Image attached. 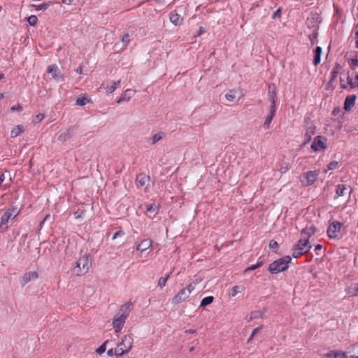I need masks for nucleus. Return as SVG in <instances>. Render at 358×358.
<instances>
[{
    "label": "nucleus",
    "mask_w": 358,
    "mask_h": 358,
    "mask_svg": "<svg viewBox=\"0 0 358 358\" xmlns=\"http://www.w3.org/2000/svg\"><path fill=\"white\" fill-rule=\"evenodd\" d=\"M149 180L150 177L148 176L145 173H140L136 176V183L138 187H143L148 184Z\"/></svg>",
    "instance_id": "obj_13"
},
{
    "label": "nucleus",
    "mask_w": 358,
    "mask_h": 358,
    "mask_svg": "<svg viewBox=\"0 0 358 358\" xmlns=\"http://www.w3.org/2000/svg\"><path fill=\"white\" fill-rule=\"evenodd\" d=\"M268 101L271 102V106H270V108H273L274 111H275V98H273V96L272 97H269L268 98Z\"/></svg>",
    "instance_id": "obj_48"
},
{
    "label": "nucleus",
    "mask_w": 358,
    "mask_h": 358,
    "mask_svg": "<svg viewBox=\"0 0 358 358\" xmlns=\"http://www.w3.org/2000/svg\"><path fill=\"white\" fill-rule=\"evenodd\" d=\"M90 266V256L85 254L77 260L73 270L76 275L80 276L87 273Z\"/></svg>",
    "instance_id": "obj_3"
},
{
    "label": "nucleus",
    "mask_w": 358,
    "mask_h": 358,
    "mask_svg": "<svg viewBox=\"0 0 358 358\" xmlns=\"http://www.w3.org/2000/svg\"><path fill=\"white\" fill-rule=\"evenodd\" d=\"M24 131V128L22 125H17L13 127L10 131V136L12 138H15L18 136L20 134L23 133Z\"/></svg>",
    "instance_id": "obj_23"
},
{
    "label": "nucleus",
    "mask_w": 358,
    "mask_h": 358,
    "mask_svg": "<svg viewBox=\"0 0 358 358\" xmlns=\"http://www.w3.org/2000/svg\"><path fill=\"white\" fill-rule=\"evenodd\" d=\"M356 36V47L358 48V30L355 33Z\"/></svg>",
    "instance_id": "obj_64"
},
{
    "label": "nucleus",
    "mask_w": 358,
    "mask_h": 358,
    "mask_svg": "<svg viewBox=\"0 0 358 358\" xmlns=\"http://www.w3.org/2000/svg\"><path fill=\"white\" fill-rule=\"evenodd\" d=\"M275 111H274L273 108H269V114L266 116L264 123V127L265 129H268L270 127V124L275 115Z\"/></svg>",
    "instance_id": "obj_22"
},
{
    "label": "nucleus",
    "mask_w": 358,
    "mask_h": 358,
    "mask_svg": "<svg viewBox=\"0 0 358 358\" xmlns=\"http://www.w3.org/2000/svg\"><path fill=\"white\" fill-rule=\"evenodd\" d=\"M76 72L78 74H81L83 73V69L81 66H79L77 69H76Z\"/></svg>",
    "instance_id": "obj_63"
},
{
    "label": "nucleus",
    "mask_w": 358,
    "mask_h": 358,
    "mask_svg": "<svg viewBox=\"0 0 358 358\" xmlns=\"http://www.w3.org/2000/svg\"><path fill=\"white\" fill-rule=\"evenodd\" d=\"M339 167V163L336 161H332L328 164L329 170H335Z\"/></svg>",
    "instance_id": "obj_40"
},
{
    "label": "nucleus",
    "mask_w": 358,
    "mask_h": 358,
    "mask_svg": "<svg viewBox=\"0 0 358 358\" xmlns=\"http://www.w3.org/2000/svg\"><path fill=\"white\" fill-rule=\"evenodd\" d=\"M63 3L69 5L72 3L73 0H62Z\"/></svg>",
    "instance_id": "obj_60"
},
{
    "label": "nucleus",
    "mask_w": 358,
    "mask_h": 358,
    "mask_svg": "<svg viewBox=\"0 0 358 358\" xmlns=\"http://www.w3.org/2000/svg\"><path fill=\"white\" fill-rule=\"evenodd\" d=\"M346 187L344 185H338L336 191V195L334 196V199H336L339 196H343Z\"/></svg>",
    "instance_id": "obj_26"
},
{
    "label": "nucleus",
    "mask_w": 358,
    "mask_h": 358,
    "mask_svg": "<svg viewBox=\"0 0 358 358\" xmlns=\"http://www.w3.org/2000/svg\"><path fill=\"white\" fill-rule=\"evenodd\" d=\"M213 300H214V297L212 296H208L204 297L201 301L200 306L205 307L208 305H210V303H213Z\"/></svg>",
    "instance_id": "obj_28"
},
{
    "label": "nucleus",
    "mask_w": 358,
    "mask_h": 358,
    "mask_svg": "<svg viewBox=\"0 0 358 358\" xmlns=\"http://www.w3.org/2000/svg\"><path fill=\"white\" fill-rule=\"evenodd\" d=\"M276 88L274 84H269L268 85V98L269 97H273L275 98L276 96Z\"/></svg>",
    "instance_id": "obj_32"
},
{
    "label": "nucleus",
    "mask_w": 358,
    "mask_h": 358,
    "mask_svg": "<svg viewBox=\"0 0 358 358\" xmlns=\"http://www.w3.org/2000/svg\"><path fill=\"white\" fill-rule=\"evenodd\" d=\"M292 258L290 256H286L280 258L272 262L268 267V271L271 273H278L280 272L286 271L289 268V264L291 262Z\"/></svg>",
    "instance_id": "obj_2"
},
{
    "label": "nucleus",
    "mask_w": 358,
    "mask_h": 358,
    "mask_svg": "<svg viewBox=\"0 0 358 358\" xmlns=\"http://www.w3.org/2000/svg\"><path fill=\"white\" fill-rule=\"evenodd\" d=\"M164 136L163 132H159L155 134L151 138L152 143L155 144V143L158 142L159 140H161Z\"/></svg>",
    "instance_id": "obj_36"
},
{
    "label": "nucleus",
    "mask_w": 358,
    "mask_h": 358,
    "mask_svg": "<svg viewBox=\"0 0 358 358\" xmlns=\"http://www.w3.org/2000/svg\"><path fill=\"white\" fill-rule=\"evenodd\" d=\"M134 339L130 335H125L120 343H118L115 350V355L117 357L121 356L130 351L132 348Z\"/></svg>",
    "instance_id": "obj_4"
},
{
    "label": "nucleus",
    "mask_w": 358,
    "mask_h": 358,
    "mask_svg": "<svg viewBox=\"0 0 358 358\" xmlns=\"http://www.w3.org/2000/svg\"><path fill=\"white\" fill-rule=\"evenodd\" d=\"M5 180V174L3 173L0 174V185L2 184V182Z\"/></svg>",
    "instance_id": "obj_59"
},
{
    "label": "nucleus",
    "mask_w": 358,
    "mask_h": 358,
    "mask_svg": "<svg viewBox=\"0 0 358 358\" xmlns=\"http://www.w3.org/2000/svg\"><path fill=\"white\" fill-rule=\"evenodd\" d=\"M19 212L17 208L12 207L8 208L1 216L0 227L6 225L9 220L15 217L19 214Z\"/></svg>",
    "instance_id": "obj_5"
},
{
    "label": "nucleus",
    "mask_w": 358,
    "mask_h": 358,
    "mask_svg": "<svg viewBox=\"0 0 358 358\" xmlns=\"http://www.w3.org/2000/svg\"><path fill=\"white\" fill-rule=\"evenodd\" d=\"M343 82H344V80L342 78H341V87L342 89H347L348 85L346 84H345V83H343Z\"/></svg>",
    "instance_id": "obj_58"
},
{
    "label": "nucleus",
    "mask_w": 358,
    "mask_h": 358,
    "mask_svg": "<svg viewBox=\"0 0 358 358\" xmlns=\"http://www.w3.org/2000/svg\"><path fill=\"white\" fill-rule=\"evenodd\" d=\"M237 92L234 90H230L225 94V98L229 101H234L236 97Z\"/></svg>",
    "instance_id": "obj_31"
},
{
    "label": "nucleus",
    "mask_w": 358,
    "mask_h": 358,
    "mask_svg": "<svg viewBox=\"0 0 358 358\" xmlns=\"http://www.w3.org/2000/svg\"><path fill=\"white\" fill-rule=\"evenodd\" d=\"M262 265V262H259L256 264L252 265L251 266L245 269V271L255 270V269L259 268Z\"/></svg>",
    "instance_id": "obj_43"
},
{
    "label": "nucleus",
    "mask_w": 358,
    "mask_h": 358,
    "mask_svg": "<svg viewBox=\"0 0 358 358\" xmlns=\"http://www.w3.org/2000/svg\"><path fill=\"white\" fill-rule=\"evenodd\" d=\"M318 173L317 171H308L306 173V178L308 185H313L317 178Z\"/></svg>",
    "instance_id": "obj_17"
},
{
    "label": "nucleus",
    "mask_w": 358,
    "mask_h": 358,
    "mask_svg": "<svg viewBox=\"0 0 358 358\" xmlns=\"http://www.w3.org/2000/svg\"><path fill=\"white\" fill-rule=\"evenodd\" d=\"M90 101V99L86 96H80L76 99V104L84 106Z\"/></svg>",
    "instance_id": "obj_30"
},
{
    "label": "nucleus",
    "mask_w": 358,
    "mask_h": 358,
    "mask_svg": "<svg viewBox=\"0 0 358 358\" xmlns=\"http://www.w3.org/2000/svg\"><path fill=\"white\" fill-rule=\"evenodd\" d=\"M185 289L189 291V294L194 289V285H193L192 283L188 285L187 287L184 288Z\"/></svg>",
    "instance_id": "obj_53"
},
{
    "label": "nucleus",
    "mask_w": 358,
    "mask_h": 358,
    "mask_svg": "<svg viewBox=\"0 0 358 358\" xmlns=\"http://www.w3.org/2000/svg\"><path fill=\"white\" fill-rule=\"evenodd\" d=\"M280 13H281V10L280 8H278V10H276L273 15H272V18L273 19H275V17H280Z\"/></svg>",
    "instance_id": "obj_50"
},
{
    "label": "nucleus",
    "mask_w": 358,
    "mask_h": 358,
    "mask_svg": "<svg viewBox=\"0 0 358 358\" xmlns=\"http://www.w3.org/2000/svg\"><path fill=\"white\" fill-rule=\"evenodd\" d=\"M52 220V217L50 216V215H47L44 219L40 223V227H42V224L45 222V221H48V220Z\"/></svg>",
    "instance_id": "obj_51"
},
{
    "label": "nucleus",
    "mask_w": 358,
    "mask_h": 358,
    "mask_svg": "<svg viewBox=\"0 0 358 358\" xmlns=\"http://www.w3.org/2000/svg\"><path fill=\"white\" fill-rule=\"evenodd\" d=\"M115 89H116V87L115 86V85L113 84V82L111 83L110 85H108L106 87V91L108 93L113 92L115 90Z\"/></svg>",
    "instance_id": "obj_47"
},
{
    "label": "nucleus",
    "mask_w": 358,
    "mask_h": 358,
    "mask_svg": "<svg viewBox=\"0 0 358 358\" xmlns=\"http://www.w3.org/2000/svg\"><path fill=\"white\" fill-rule=\"evenodd\" d=\"M322 248V245L320 244H317L315 245V250H320Z\"/></svg>",
    "instance_id": "obj_61"
},
{
    "label": "nucleus",
    "mask_w": 358,
    "mask_h": 358,
    "mask_svg": "<svg viewBox=\"0 0 358 358\" xmlns=\"http://www.w3.org/2000/svg\"><path fill=\"white\" fill-rule=\"evenodd\" d=\"M125 321L126 319H123V317H121L118 315L114 317L113 321V326L115 333H118L122 330L124 324L125 323Z\"/></svg>",
    "instance_id": "obj_11"
},
{
    "label": "nucleus",
    "mask_w": 358,
    "mask_h": 358,
    "mask_svg": "<svg viewBox=\"0 0 358 358\" xmlns=\"http://www.w3.org/2000/svg\"><path fill=\"white\" fill-rule=\"evenodd\" d=\"M349 66L350 67L355 70L357 66H358V59L357 58H354V59H351L349 62Z\"/></svg>",
    "instance_id": "obj_38"
},
{
    "label": "nucleus",
    "mask_w": 358,
    "mask_h": 358,
    "mask_svg": "<svg viewBox=\"0 0 358 358\" xmlns=\"http://www.w3.org/2000/svg\"><path fill=\"white\" fill-rule=\"evenodd\" d=\"M34 6L35 7L36 10H46L48 8L49 4L44 3H41L40 5Z\"/></svg>",
    "instance_id": "obj_41"
},
{
    "label": "nucleus",
    "mask_w": 358,
    "mask_h": 358,
    "mask_svg": "<svg viewBox=\"0 0 358 358\" xmlns=\"http://www.w3.org/2000/svg\"><path fill=\"white\" fill-rule=\"evenodd\" d=\"M22 108L20 105H17V106H13L12 108H11V110L15 111V110H22Z\"/></svg>",
    "instance_id": "obj_57"
},
{
    "label": "nucleus",
    "mask_w": 358,
    "mask_h": 358,
    "mask_svg": "<svg viewBox=\"0 0 358 358\" xmlns=\"http://www.w3.org/2000/svg\"><path fill=\"white\" fill-rule=\"evenodd\" d=\"M171 273L166 275L164 277H161L158 280V285L163 288L166 285V282L170 276Z\"/></svg>",
    "instance_id": "obj_34"
},
{
    "label": "nucleus",
    "mask_w": 358,
    "mask_h": 358,
    "mask_svg": "<svg viewBox=\"0 0 358 358\" xmlns=\"http://www.w3.org/2000/svg\"><path fill=\"white\" fill-rule=\"evenodd\" d=\"M356 95L352 94L350 96H347L345 102H344V110L345 111H349L351 110V108L355 105V101H356Z\"/></svg>",
    "instance_id": "obj_12"
},
{
    "label": "nucleus",
    "mask_w": 358,
    "mask_h": 358,
    "mask_svg": "<svg viewBox=\"0 0 358 358\" xmlns=\"http://www.w3.org/2000/svg\"><path fill=\"white\" fill-rule=\"evenodd\" d=\"M38 278V273L36 271H30L25 273L22 277L21 285L24 286L27 283L31 280H36Z\"/></svg>",
    "instance_id": "obj_10"
},
{
    "label": "nucleus",
    "mask_w": 358,
    "mask_h": 358,
    "mask_svg": "<svg viewBox=\"0 0 358 358\" xmlns=\"http://www.w3.org/2000/svg\"><path fill=\"white\" fill-rule=\"evenodd\" d=\"M342 224L338 221H334L329 224L327 229V235L330 238H337L340 233Z\"/></svg>",
    "instance_id": "obj_6"
},
{
    "label": "nucleus",
    "mask_w": 358,
    "mask_h": 358,
    "mask_svg": "<svg viewBox=\"0 0 358 358\" xmlns=\"http://www.w3.org/2000/svg\"><path fill=\"white\" fill-rule=\"evenodd\" d=\"M261 329H262V326L254 329L251 334L252 336H255L260 331Z\"/></svg>",
    "instance_id": "obj_54"
},
{
    "label": "nucleus",
    "mask_w": 358,
    "mask_h": 358,
    "mask_svg": "<svg viewBox=\"0 0 358 358\" xmlns=\"http://www.w3.org/2000/svg\"><path fill=\"white\" fill-rule=\"evenodd\" d=\"M37 20L36 15H31L27 18V21L31 26H34L37 23Z\"/></svg>",
    "instance_id": "obj_39"
},
{
    "label": "nucleus",
    "mask_w": 358,
    "mask_h": 358,
    "mask_svg": "<svg viewBox=\"0 0 358 358\" xmlns=\"http://www.w3.org/2000/svg\"><path fill=\"white\" fill-rule=\"evenodd\" d=\"M152 243L150 239H144L137 245L136 250L143 252L151 247Z\"/></svg>",
    "instance_id": "obj_18"
},
{
    "label": "nucleus",
    "mask_w": 358,
    "mask_h": 358,
    "mask_svg": "<svg viewBox=\"0 0 358 358\" xmlns=\"http://www.w3.org/2000/svg\"><path fill=\"white\" fill-rule=\"evenodd\" d=\"M123 234V232H122L121 230H120V231H118L115 232V233L113 234V237H112V239H113V240L116 239V238H117V237L118 236H120V234Z\"/></svg>",
    "instance_id": "obj_55"
},
{
    "label": "nucleus",
    "mask_w": 358,
    "mask_h": 358,
    "mask_svg": "<svg viewBox=\"0 0 358 358\" xmlns=\"http://www.w3.org/2000/svg\"><path fill=\"white\" fill-rule=\"evenodd\" d=\"M189 296V291L184 288L180 289L179 292L171 299V303L177 305L182 303Z\"/></svg>",
    "instance_id": "obj_7"
},
{
    "label": "nucleus",
    "mask_w": 358,
    "mask_h": 358,
    "mask_svg": "<svg viewBox=\"0 0 358 358\" xmlns=\"http://www.w3.org/2000/svg\"><path fill=\"white\" fill-rule=\"evenodd\" d=\"M108 340L105 341L102 345H101L96 350V353L99 355H101L106 350V344L108 343Z\"/></svg>",
    "instance_id": "obj_37"
},
{
    "label": "nucleus",
    "mask_w": 358,
    "mask_h": 358,
    "mask_svg": "<svg viewBox=\"0 0 358 358\" xmlns=\"http://www.w3.org/2000/svg\"><path fill=\"white\" fill-rule=\"evenodd\" d=\"M315 230H316L315 227L313 225H312L310 227H307L301 231V235L306 236V238L309 240L310 236L315 234Z\"/></svg>",
    "instance_id": "obj_19"
},
{
    "label": "nucleus",
    "mask_w": 358,
    "mask_h": 358,
    "mask_svg": "<svg viewBox=\"0 0 358 358\" xmlns=\"http://www.w3.org/2000/svg\"><path fill=\"white\" fill-rule=\"evenodd\" d=\"M240 288L241 287L239 286H238V285H236V286L233 287L231 290L230 295L231 296H235L238 292H241Z\"/></svg>",
    "instance_id": "obj_42"
},
{
    "label": "nucleus",
    "mask_w": 358,
    "mask_h": 358,
    "mask_svg": "<svg viewBox=\"0 0 358 358\" xmlns=\"http://www.w3.org/2000/svg\"><path fill=\"white\" fill-rule=\"evenodd\" d=\"M135 91L131 89L126 90L120 96L117 100V103H120L122 101H128L134 95Z\"/></svg>",
    "instance_id": "obj_15"
},
{
    "label": "nucleus",
    "mask_w": 358,
    "mask_h": 358,
    "mask_svg": "<svg viewBox=\"0 0 358 358\" xmlns=\"http://www.w3.org/2000/svg\"><path fill=\"white\" fill-rule=\"evenodd\" d=\"M322 49L320 46H317L315 50V55L313 59V64L315 66L319 64L321 62V55H322Z\"/></svg>",
    "instance_id": "obj_21"
},
{
    "label": "nucleus",
    "mask_w": 358,
    "mask_h": 358,
    "mask_svg": "<svg viewBox=\"0 0 358 358\" xmlns=\"http://www.w3.org/2000/svg\"><path fill=\"white\" fill-rule=\"evenodd\" d=\"M133 306H134V303L132 301H128V302L122 304L120 306L119 312L116 315H118L121 317H123V319L127 320Z\"/></svg>",
    "instance_id": "obj_8"
},
{
    "label": "nucleus",
    "mask_w": 358,
    "mask_h": 358,
    "mask_svg": "<svg viewBox=\"0 0 358 358\" xmlns=\"http://www.w3.org/2000/svg\"><path fill=\"white\" fill-rule=\"evenodd\" d=\"M322 137L321 136H317L315 138L312 145L311 148L314 151H319L321 150H324L327 146L325 145L324 143L322 141Z\"/></svg>",
    "instance_id": "obj_9"
},
{
    "label": "nucleus",
    "mask_w": 358,
    "mask_h": 358,
    "mask_svg": "<svg viewBox=\"0 0 358 358\" xmlns=\"http://www.w3.org/2000/svg\"><path fill=\"white\" fill-rule=\"evenodd\" d=\"M73 129H69L66 131L59 136V140L65 141L72 136Z\"/></svg>",
    "instance_id": "obj_29"
},
{
    "label": "nucleus",
    "mask_w": 358,
    "mask_h": 358,
    "mask_svg": "<svg viewBox=\"0 0 358 358\" xmlns=\"http://www.w3.org/2000/svg\"><path fill=\"white\" fill-rule=\"evenodd\" d=\"M349 353H346L342 351L331 350L325 354L326 357L330 358H349Z\"/></svg>",
    "instance_id": "obj_14"
},
{
    "label": "nucleus",
    "mask_w": 358,
    "mask_h": 358,
    "mask_svg": "<svg viewBox=\"0 0 358 358\" xmlns=\"http://www.w3.org/2000/svg\"><path fill=\"white\" fill-rule=\"evenodd\" d=\"M347 80L351 88L358 87V73L355 74V80L350 76H348Z\"/></svg>",
    "instance_id": "obj_25"
},
{
    "label": "nucleus",
    "mask_w": 358,
    "mask_h": 358,
    "mask_svg": "<svg viewBox=\"0 0 358 358\" xmlns=\"http://www.w3.org/2000/svg\"><path fill=\"white\" fill-rule=\"evenodd\" d=\"M313 134H314V128L309 127L305 134V138H306L305 143L309 142L311 140L312 135H313Z\"/></svg>",
    "instance_id": "obj_33"
},
{
    "label": "nucleus",
    "mask_w": 358,
    "mask_h": 358,
    "mask_svg": "<svg viewBox=\"0 0 358 358\" xmlns=\"http://www.w3.org/2000/svg\"><path fill=\"white\" fill-rule=\"evenodd\" d=\"M45 117V115L42 113H39L36 116V120L37 122H41L43 118Z\"/></svg>",
    "instance_id": "obj_52"
},
{
    "label": "nucleus",
    "mask_w": 358,
    "mask_h": 358,
    "mask_svg": "<svg viewBox=\"0 0 358 358\" xmlns=\"http://www.w3.org/2000/svg\"><path fill=\"white\" fill-rule=\"evenodd\" d=\"M120 82H121L120 80H119L117 81H113V83L115 85V86L116 87V88L120 86Z\"/></svg>",
    "instance_id": "obj_62"
},
{
    "label": "nucleus",
    "mask_w": 358,
    "mask_h": 358,
    "mask_svg": "<svg viewBox=\"0 0 358 358\" xmlns=\"http://www.w3.org/2000/svg\"><path fill=\"white\" fill-rule=\"evenodd\" d=\"M115 354V350L111 348V349H109L108 351H107V355L108 357H112L113 355Z\"/></svg>",
    "instance_id": "obj_56"
},
{
    "label": "nucleus",
    "mask_w": 358,
    "mask_h": 358,
    "mask_svg": "<svg viewBox=\"0 0 358 358\" xmlns=\"http://www.w3.org/2000/svg\"><path fill=\"white\" fill-rule=\"evenodd\" d=\"M355 350L354 353L349 355V358H358V344L353 347Z\"/></svg>",
    "instance_id": "obj_46"
},
{
    "label": "nucleus",
    "mask_w": 358,
    "mask_h": 358,
    "mask_svg": "<svg viewBox=\"0 0 358 358\" xmlns=\"http://www.w3.org/2000/svg\"><path fill=\"white\" fill-rule=\"evenodd\" d=\"M169 19L171 22L175 26L180 25L183 21V18L176 11L170 13Z\"/></svg>",
    "instance_id": "obj_16"
},
{
    "label": "nucleus",
    "mask_w": 358,
    "mask_h": 358,
    "mask_svg": "<svg viewBox=\"0 0 358 358\" xmlns=\"http://www.w3.org/2000/svg\"><path fill=\"white\" fill-rule=\"evenodd\" d=\"M341 68V66L339 64L336 63L334 69L332 70L331 73V78L329 81V84L331 83L332 82H334L337 76H338V69Z\"/></svg>",
    "instance_id": "obj_27"
},
{
    "label": "nucleus",
    "mask_w": 358,
    "mask_h": 358,
    "mask_svg": "<svg viewBox=\"0 0 358 358\" xmlns=\"http://www.w3.org/2000/svg\"><path fill=\"white\" fill-rule=\"evenodd\" d=\"M348 292L352 296V295H358V284H352L349 288H348Z\"/></svg>",
    "instance_id": "obj_35"
},
{
    "label": "nucleus",
    "mask_w": 358,
    "mask_h": 358,
    "mask_svg": "<svg viewBox=\"0 0 358 358\" xmlns=\"http://www.w3.org/2000/svg\"><path fill=\"white\" fill-rule=\"evenodd\" d=\"M297 243L293 248L292 256L294 258H298L303 254L307 253L311 248V245L309 244V240L306 238V236H301Z\"/></svg>",
    "instance_id": "obj_1"
},
{
    "label": "nucleus",
    "mask_w": 358,
    "mask_h": 358,
    "mask_svg": "<svg viewBox=\"0 0 358 358\" xmlns=\"http://www.w3.org/2000/svg\"><path fill=\"white\" fill-rule=\"evenodd\" d=\"M145 209L150 217H155L157 213V208L152 204L146 205Z\"/></svg>",
    "instance_id": "obj_24"
},
{
    "label": "nucleus",
    "mask_w": 358,
    "mask_h": 358,
    "mask_svg": "<svg viewBox=\"0 0 358 358\" xmlns=\"http://www.w3.org/2000/svg\"><path fill=\"white\" fill-rule=\"evenodd\" d=\"M268 246L271 249H276L278 247V244L275 241L271 240L269 242Z\"/></svg>",
    "instance_id": "obj_49"
},
{
    "label": "nucleus",
    "mask_w": 358,
    "mask_h": 358,
    "mask_svg": "<svg viewBox=\"0 0 358 358\" xmlns=\"http://www.w3.org/2000/svg\"><path fill=\"white\" fill-rule=\"evenodd\" d=\"M262 313L260 311H253L250 314V320L262 317Z\"/></svg>",
    "instance_id": "obj_44"
},
{
    "label": "nucleus",
    "mask_w": 358,
    "mask_h": 358,
    "mask_svg": "<svg viewBox=\"0 0 358 358\" xmlns=\"http://www.w3.org/2000/svg\"><path fill=\"white\" fill-rule=\"evenodd\" d=\"M57 66L55 64L50 65L48 67V72L52 74V78L58 80L62 78L59 73H57Z\"/></svg>",
    "instance_id": "obj_20"
},
{
    "label": "nucleus",
    "mask_w": 358,
    "mask_h": 358,
    "mask_svg": "<svg viewBox=\"0 0 358 358\" xmlns=\"http://www.w3.org/2000/svg\"><path fill=\"white\" fill-rule=\"evenodd\" d=\"M129 34H125L122 37V42L124 47H126L129 43Z\"/></svg>",
    "instance_id": "obj_45"
}]
</instances>
